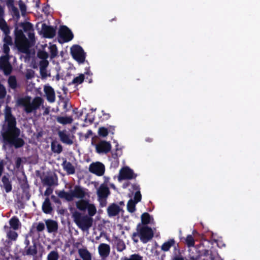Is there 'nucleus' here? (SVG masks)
<instances>
[{"label": "nucleus", "mask_w": 260, "mask_h": 260, "mask_svg": "<svg viewBox=\"0 0 260 260\" xmlns=\"http://www.w3.org/2000/svg\"><path fill=\"white\" fill-rule=\"evenodd\" d=\"M20 134L21 130L17 126L16 117L12 114L11 108L7 106L1 131L4 143L16 149L22 147L25 141L20 137Z\"/></svg>", "instance_id": "nucleus-1"}, {"label": "nucleus", "mask_w": 260, "mask_h": 260, "mask_svg": "<svg viewBox=\"0 0 260 260\" xmlns=\"http://www.w3.org/2000/svg\"><path fill=\"white\" fill-rule=\"evenodd\" d=\"M0 29L4 34L3 39L4 44L2 49L5 54L0 56V70L4 72L5 75H9L12 71V66L10 62L11 56L9 46H12L13 42L12 38L10 36V29L7 23H0Z\"/></svg>", "instance_id": "nucleus-2"}, {"label": "nucleus", "mask_w": 260, "mask_h": 260, "mask_svg": "<svg viewBox=\"0 0 260 260\" xmlns=\"http://www.w3.org/2000/svg\"><path fill=\"white\" fill-rule=\"evenodd\" d=\"M43 103V99L39 96L35 97L31 102L30 96L28 95L19 98L17 100V104L23 106L25 112L27 114L36 111Z\"/></svg>", "instance_id": "nucleus-3"}, {"label": "nucleus", "mask_w": 260, "mask_h": 260, "mask_svg": "<svg viewBox=\"0 0 260 260\" xmlns=\"http://www.w3.org/2000/svg\"><path fill=\"white\" fill-rule=\"evenodd\" d=\"M72 217L74 222L83 231L88 230L92 225L93 219L92 217L82 215L78 211L73 212Z\"/></svg>", "instance_id": "nucleus-4"}, {"label": "nucleus", "mask_w": 260, "mask_h": 260, "mask_svg": "<svg viewBox=\"0 0 260 260\" xmlns=\"http://www.w3.org/2000/svg\"><path fill=\"white\" fill-rule=\"evenodd\" d=\"M137 232L139 234L140 240L143 243H146L153 237L154 233L152 229L147 225L142 226L139 223L137 226Z\"/></svg>", "instance_id": "nucleus-5"}, {"label": "nucleus", "mask_w": 260, "mask_h": 260, "mask_svg": "<svg viewBox=\"0 0 260 260\" xmlns=\"http://www.w3.org/2000/svg\"><path fill=\"white\" fill-rule=\"evenodd\" d=\"M15 44L19 49L26 48L28 40L21 29L16 27L14 30Z\"/></svg>", "instance_id": "nucleus-6"}, {"label": "nucleus", "mask_w": 260, "mask_h": 260, "mask_svg": "<svg viewBox=\"0 0 260 260\" xmlns=\"http://www.w3.org/2000/svg\"><path fill=\"white\" fill-rule=\"evenodd\" d=\"M74 37L72 31L66 25L60 26L58 30V42L60 43L71 41Z\"/></svg>", "instance_id": "nucleus-7"}, {"label": "nucleus", "mask_w": 260, "mask_h": 260, "mask_svg": "<svg viewBox=\"0 0 260 260\" xmlns=\"http://www.w3.org/2000/svg\"><path fill=\"white\" fill-rule=\"evenodd\" d=\"M71 53L73 57L79 63H83L85 54L83 48L78 45H75L71 48Z\"/></svg>", "instance_id": "nucleus-8"}, {"label": "nucleus", "mask_w": 260, "mask_h": 260, "mask_svg": "<svg viewBox=\"0 0 260 260\" xmlns=\"http://www.w3.org/2000/svg\"><path fill=\"white\" fill-rule=\"evenodd\" d=\"M58 135L60 141L62 143L69 145H71L74 143L73 140L75 136L73 135H71L67 130L59 131Z\"/></svg>", "instance_id": "nucleus-9"}, {"label": "nucleus", "mask_w": 260, "mask_h": 260, "mask_svg": "<svg viewBox=\"0 0 260 260\" xmlns=\"http://www.w3.org/2000/svg\"><path fill=\"white\" fill-rule=\"evenodd\" d=\"M105 171V166L102 162H92L89 165V171L98 176H102L104 174Z\"/></svg>", "instance_id": "nucleus-10"}, {"label": "nucleus", "mask_w": 260, "mask_h": 260, "mask_svg": "<svg viewBox=\"0 0 260 260\" xmlns=\"http://www.w3.org/2000/svg\"><path fill=\"white\" fill-rule=\"evenodd\" d=\"M137 175L134 174L133 170L128 167H123L119 172V180L125 179H132L135 178Z\"/></svg>", "instance_id": "nucleus-11"}, {"label": "nucleus", "mask_w": 260, "mask_h": 260, "mask_svg": "<svg viewBox=\"0 0 260 260\" xmlns=\"http://www.w3.org/2000/svg\"><path fill=\"white\" fill-rule=\"evenodd\" d=\"M19 253L23 256H35L38 253L37 243L33 242V244L32 245L25 246L23 249H20Z\"/></svg>", "instance_id": "nucleus-12"}, {"label": "nucleus", "mask_w": 260, "mask_h": 260, "mask_svg": "<svg viewBox=\"0 0 260 260\" xmlns=\"http://www.w3.org/2000/svg\"><path fill=\"white\" fill-rule=\"evenodd\" d=\"M42 31L45 38L52 39L55 36L56 27L47 25L46 23H43L42 24Z\"/></svg>", "instance_id": "nucleus-13"}, {"label": "nucleus", "mask_w": 260, "mask_h": 260, "mask_svg": "<svg viewBox=\"0 0 260 260\" xmlns=\"http://www.w3.org/2000/svg\"><path fill=\"white\" fill-rule=\"evenodd\" d=\"M86 189L79 185H75L74 189L71 190L72 200L74 198L82 199L85 197L87 193Z\"/></svg>", "instance_id": "nucleus-14"}, {"label": "nucleus", "mask_w": 260, "mask_h": 260, "mask_svg": "<svg viewBox=\"0 0 260 260\" xmlns=\"http://www.w3.org/2000/svg\"><path fill=\"white\" fill-rule=\"evenodd\" d=\"M96 151L99 153H107L111 149L110 143L106 141H101L95 146Z\"/></svg>", "instance_id": "nucleus-15"}, {"label": "nucleus", "mask_w": 260, "mask_h": 260, "mask_svg": "<svg viewBox=\"0 0 260 260\" xmlns=\"http://www.w3.org/2000/svg\"><path fill=\"white\" fill-rule=\"evenodd\" d=\"M110 193V191L108 187L104 183L100 186L97 191V195L100 201L103 199L105 200Z\"/></svg>", "instance_id": "nucleus-16"}, {"label": "nucleus", "mask_w": 260, "mask_h": 260, "mask_svg": "<svg viewBox=\"0 0 260 260\" xmlns=\"http://www.w3.org/2000/svg\"><path fill=\"white\" fill-rule=\"evenodd\" d=\"M46 99L49 103H54L55 101V93L54 89L50 86H45L44 88Z\"/></svg>", "instance_id": "nucleus-17"}, {"label": "nucleus", "mask_w": 260, "mask_h": 260, "mask_svg": "<svg viewBox=\"0 0 260 260\" xmlns=\"http://www.w3.org/2000/svg\"><path fill=\"white\" fill-rule=\"evenodd\" d=\"M99 253L102 257H107L109 255L110 251V246L107 244L102 243L98 247Z\"/></svg>", "instance_id": "nucleus-18"}, {"label": "nucleus", "mask_w": 260, "mask_h": 260, "mask_svg": "<svg viewBox=\"0 0 260 260\" xmlns=\"http://www.w3.org/2000/svg\"><path fill=\"white\" fill-rule=\"evenodd\" d=\"M120 211V207L115 203L111 204L107 209V212L110 217L116 216Z\"/></svg>", "instance_id": "nucleus-19"}, {"label": "nucleus", "mask_w": 260, "mask_h": 260, "mask_svg": "<svg viewBox=\"0 0 260 260\" xmlns=\"http://www.w3.org/2000/svg\"><path fill=\"white\" fill-rule=\"evenodd\" d=\"M48 233L56 232L58 229V224L56 221L52 219H47L45 221Z\"/></svg>", "instance_id": "nucleus-20"}, {"label": "nucleus", "mask_w": 260, "mask_h": 260, "mask_svg": "<svg viewBox=\"0 0 260 260\" xmlns=\"http://www.w3.org/2000/svg\"><path fill=\"white\" fill-rule=\"evenodd\" d=\"M63 169L67 172L68 174H74L75 173V169L72 163L65 159L62 164Z\"/></svg>", "instance_id": "nucleus-21"}, {"label": "nucleus", "mask_w": 260, "mask_h": 260, "mask_svg": "<svg viewBox=\"0 0 260 260\" xmlns=\"http://www.w3.org/2000/svg\"><path fill=\"white\" fill-rule=\"evenodd\" d=\"M78 253L82 260H92L91 254L86 248L79 249Z\"/></svg>", "instance_id": "nucleus-22"}, {"label": "nucleus", "mask_w": 260, "mask_h": 260, "mask_svg": "<svg viewBox=\"0 0 260 260\" xmlns=\"http://www.w3.org/2000/svg\"><path fill=\"white\" fill-rule=\"evenodd\" d=\"M42 210L45 214H50L53 211V208L51 206V204L49 198H46L45 199L42 204Z\"/></svg>", "instance_id": "nucleus-23"}, {"label": "nucleus", "mask_w": 260, "mask_h": 260, "mask_svg": "<svg viewBox=\"0 0 260 260\" xmlns=\"http://www.w3.org/2000/svg\"><path fill=\"white\" fill-rule=\"evenodd\" d=\"M2 181L6 192L7 193L11 192L12 189V185L9 177L6 175L3 176L2 178Z\"/></svg>", "instance_id": "nucleus-24"}, {"label": "nucleus", "mask_w": 260, "mask_h": 260, "mask_svg": "<svg viewBox=\"0 0 260 260\" xmlns=\"http://www.w3.org/2000/svg\"><path fill=\"white\" fill-rule=\"evenodd\" d=\"M57 122L63 125L71 124L73 121V119L71 116H56L55 118Z\"/></svg>", "instance_id": "nucleus-25"}, {"label": "nucleus", "mask_w": 260, "mask_h": 260, "mask_svg": "<svg viewBox=\"0 0 260 260\" xmlns=\"http://www.w3.org/2000/svg\"><path fill=\"white\" fill-rule=\"evenodd\" d=\"M89 204L88 200L81 199L76 202V205L78 209L81 211H85Z\"/></svg>", "instance_id": "nucleus-26"}, {"label": "nucleus", "mask_w": 260, "mask_h": 260, "mask_svg": "<svg viewBox=\"0 0 260 260\" xmlns=\"http://www.w3.org/2000/svg\"><path fill=\"white\" fill-rule=\"evenodd\" d=\"M114 243L118 251L121 252L125 249L126 246L122 240L116 237L114 240Z\"/></svg>", "instance_id": "nucleus-27"}, {"label": "nucleus", "mask_w": 260, "mask_h": 260, "mask_svg": "<svg viewBox=\"0 0 260 260\" xmlns=\"http://www.w3.org/2000/svg\"><path fill=\"white\" fill-rule=\"evenodd\" d=\"M8 83L9 85V87L12 89L15 90L18 87V83L16 77L14 75L10 76L9 77L8 80Z\"/></svg>", "instance_id": "nucleus-28"}, {"label": "nucleus", "mask_w": 260, "mask_h": 260, "mask_svg": "<svg viewBox=\"0 0 260 260\" xmlns=\"http://www.w3.org/2000/svg\"><path fill=\"white\" fill-rule=\"evenodd\" d=\"M58 196L61 199H64L68 202L73 201L71 191L70 192H68L65 191L64 190H60L58 193Z\"/></svg>", "instance_id": "nucleus-29"}, {"label": "nucleus", "mask_w": 260, "mask_h": 260, "mask_svg": "<svg viewBox=\"0 0 260 260\" xmlns=\"http://www.w3.org/2000/svg\"><path fill=\"white\" fill-rule=\"evenodd\" d=\"M9 224L13 230H16L19 228V220L17 217L13 216L9 220Z\"/></svg>", "instance_id": "nucleus-30"}, {"label": "nucleus", "mask_w": 260, "mask_h": 260, "mask_svg": "<svg viewBox=\"0 0 260 260\" xmlns=\"http://www.w3.org/2000/svg\"><path fill=\"white\" fill-rule=\"evenodd\" d=\"M175 244V240L173 239L169 240L165 242L161 246V250L164 251H168L170 248Z\"/></svg>", "instance_id": "nucleus-31"}, {"label": "nucleus", "mask_w": 260, "mask_h": 260, "mask_svg": "<svg viewBox=\"0 0 260 260\" xmlns=\"http://www.w3.org/2000/svg\"><path fill=\"white\" fill-rule=\"evenodd\" d=\"M59 254L57 250L51 251L47 255V260H58Z\"/></svg>", "instance_id": "nucleus-32"}, {"label": "nucleus", "mask_w": 260, "mask_h": 260, "mask_svg": "<svg viewBox=\"0 0 260 260\" xmlns=\"http://www.w3.org/2000/svg\"><path fill=\"white\" fill-rule=\"evenodd\" d=\"M142 224L147 225L150 222V215L147 212L143 213L141 215Z\"/></svg>", "instance_id": "nucleus-33"}, {"label": "nucleus", "mask_w": 260, "mask_h": 260, "mask_svg": "<svg viewBox=\"0 0 260 260\" xmlns=\"http://www.w3.org/2000/svg\"><path fill=\"white\" fill-rule=\"evenodd\" d=\"M20 25L22 27L25 32L34 30L32 24L29 22H21Z\"/></svg>", "instance_id": "nucleus-34"}, {"label": "nucleus", "mask_w": 260, "mask_h": 260, "mask_svg": "<svg viewBox=\"0 0 260 260\" xmlns=\"http://www.w3.org/2000/svg\"><path fill=\"white\" fill-rule=\"evenodd\" d=\"M137 204L133 200L131 199L128 201L127 204V211L131 213H133L136 210V204Z\"/></svg>", "instance_id": "nucleus-35"}, {"label": "nucleus", "mask_w": 260, "mask_h": 260, "mask_svg": "<svg viewBox=\"0 0 260 260\" xmlns=\"http://www.w3.org/2000/svg\"><path fill=\"white\" fill-rule=\"evenodd\" d=\"M88 213L89 217H91L94 216L96 212V209L95 206L93 204L89 203L88 208H87Z\"/></svg>", "instance_id": "nucleus-36"}, {"label": "nucleus", "mask_w": 260, "mask_h": 260, "mask_svg": "<svg viewBox=\"0 0 260 260\" xmlns=\"http://www.w3.org/2000/svg\"><path fill=\"white\" fill-rule=\"evenodd\" d=\"M51 149L53 152L59 154L62 151V147L60 144L56 145L52 143L51 144Z\"/></svg>", "instance_id": "nucleus-37"}, {"label": "nucleus", "mask_w": 260, "mask_h": 260, "mask_svg": "<svg viewBox=\"0 0 260 260\" xmlns=\"http://www.w3.org/2000/svg\"><path fill=\"white\" fill-rule=\"evenodd\" d=\"M43 183L51 187L54 184V179L52 176H46L43 179Z\"/></svg>", "instance_id": "nucleus-38"}, {"label": "nucleus", "mask_w": 260, "mask_h": 260, "mask_svg": "<svg viewBox=\"0 0 260 260\" xmlns=\"http://www.w3.org/2000/svg\"><path fill=\"white\" fill-rule=\"evenodd\" d=\"M84 80V75L80 74L79 76L76 77L73 79L71 84H81Z\"/></svg>", "instance_id": "nucleus-39"}, {"label": "nucleus", "mask_w": 260, "mask_h": 260, "mask_svg": "<svg viewBox=\"0 0 260 260\" xmlns=\"http://www.w3.org/2000/svg\"><path fill=\"white\" fill-rule=\"evenodd\" d=\"M49 50L50 53V57L51 58H53L57 56L58 51L56 45H51L49 47Z\"/></svg>", "instance_id": "nucleus-40"}, {"label": "nucleus", "mask_w": 260, "mask_h": 260, "mask_svg": "<svg viewBox=\"0 0 260 260\" xmlns=\"http://www.w3.org/2000/svg\"><path fill=\"white\" fill-rule=\"evenodd\" d=\"M108 129L105 127H100L98 129V135L102 137H106L108 135Z\"/></svg>", "instance_id": "nucleus-41"}, {"label": "nucleus", "mask_w": 260, "mask_h": 260, "mask_svg": "<svg viewBox=\"0 0 260 260\" xmlns=\"http://www.w3.org/2000/svg\"><path fill=\"white\" fill-rule=\"evenodd\" d=\"M185 242L188 247H193L194 245V240L192 235H188L185 239Z\"/></svg>", "instance_id": "nucleus-42"}, {"label": "nucleus", "mask_w": 260, "mask_h": 260, "mask_svg": "<svg viewBox=\"0 0 260 260\" xmlns=\"http://www.w3.org/2000/svg\"><path fill=\"white\" fill-rule=\"evenodd\" d=\"M36 226H35V223L33 224L31 230H32V229L35 228L36 229V231L38 232H41L44 230L45 224L44 223L40 222L38 223H36Z\"/></svg>", "instance_id": "nucleus-43"}, {"label": "nucleus", "mask_w": 260, "mask_h": 260, "mask_svg": "<svg viewBox=\"0 0 260 260\" xmlns=\"http://www.w3.org/2000/svg\"><path fill=\"white\" fill-rule=\"evenodd\" d=\"M7 237L12 241H16L18 237V234L15 231L11 230L7 233Z\"/></svg>", "instance_id": "nucleus-44"}, {"label": "nucleus", "mask_w": 260, "mask_h": 260, "mask_svg": "<svg viewBox=\"0 0 260 260\" xmlns=\"http://www.w3.org/2000/svg\"><path fill=\"white\" fill-rule=\"evenodd\" d=\"M11 11L13 17L16 20L20 18V14L18 9L15 6L10 9Z\"/></svg>", "instance_id": "nucleus-45"}, {"label": "nucleus", "mask_w": 260, "mask_h": 260, "mask_svg": "<svg viewBox=\"0 0 260 260\" xmlns=\"http://www.w3.org/2000/svg\"><path fill=\"white\" fill-rule=\"evenodd\" d=\"M19 8L21 11L22 15L24 16L26 13V5L22 1H20L19 2Z\"/></svg>", "instance_id": "nucleus-46"}, {"label": "nucleus", "mask_w": 260, "mask_h": 260, "mask_svg": "<svg viewBox=\"0 0 260 260\" xmlns=\"http://www.w3.org/2000/svg\"><path fill=\"white\" fill-rule=\"evenodd\" d=\"M48 54L45 51H40L38 53V56L39 58L45 60L48 57Z\"/></svg>", "instance_id": "nucleus-47"}, {"label": "nucleus", "mask_w": 260, "mask_h": 260, "mask_svg": "<svg viewBox=\"0 0 260 260\" xmlns=\"http://www.w3.org/2000/svg\"><path fill=\"white\" fill-rule=\"evenodd\" d=\"M5 15L4 7L0 5V23L3 24V23H7L6 21L4 19Z\"/></svg>", "instance_id": "nucleus-48"}, {"label": "nucleus", "mask_w": 260, "mask_h": 260, "mask_svg": "<svg viewBox=\"0 0 260 260\" xmlns=\"http://www.w3.org/2000/svg\"><path fill=\"white\" fill-rule=\"evenodd\" d=\"M143 257L138 254H133L131 255L129 258H125L124 260H142Z\"/></svg>", "instance_id": "nucleus-49"}, {"label": "nucleus", "mask_w": 260, "mask_h": 260, "mask_svg": "<svg viewBox=\"0 0 260 260\" xmlns=\"http://www.w3.org/2000/svg\"><path fill=\"white\" fill-rule=\"evenodd\" d=\"M142 199V196L140 190L137 191L134 196V201L138 203L140 202Z\"/></svg>", "instance_id": "nucleus-50"}, {"label": "nucleus", "mask_w": 260, "mask_h": 260, "mask_svg": "<svg viewBox=\"0 0 260 260\" xmlns=\"http://www.w3.org/2000/svg\"><path fill=\"white\" fill-rule=\"evenodd\" d=\"M48 64V62L46 59L41 61L40 62L41 70L42 71L43 69H45L47 67Z\"/></svg>", "instance_id": "nucleus-51"}, {"label": "nucleus", "mask_w": 260, "mask_h": 260, "mask_svg": "<svg viewBox=\"0 0 260 260\" xmlns=\"http://www.w3.org/2000/svg\"><path fill=\"white\" fill-rule=\"evenodd\" d=\"M6 5L9 9L15 7L14 0H6Z\"/></svg>", "instance_id": "nucleus-52"}, {"label": "nucleus", "mask_w": 260, "mask_h": 260, "mask_svg": "<svg viewBox=\"0 0 260 260\" xmlns=\"http://www.w3.org/2000/svg\"><path fill=\"white\" fill-rule=\"evenodd\" d=\"M5 162L4 160H0V177L2 175V174L4 171L5 169Z\"/></svg>", "instance_id": "nucleus-53"}, {"label": "nucleus", "mask_w": 260, "mask_h": 260, "mask_svg": "<svg viewBox=\"0 0 260 260\" xmlns=\"http://www.w3.org/2000/svg\"><path fill=\"white\" fill-rule=\"evenodd\" d=\"M51 199L54 203H55L56 204H61V202H60V200L57 197H56L55 196L52 195L51 196Z\"/></svg>", "instance_id": "nucleus-54"}, {"label": "nucleus", "mask_w": 260, "mask_h": 260, "mask_svg": "<svg viewBox=\"0 0 260 260\" xmlns=\"http://www.w3.org/2000/svg\"><path fill=\"white\" fill-rule=\"evenodd\" d=\"M53 192V189L51 188L50 186L47 187L46 190L44 192V195L45 196H49Z\"/></svg>", "instance_id": "nucleus-55"}, {"label": "nucleus", "mask_w": 260, "mask_h": 260, "mask_svg": "<svg viewBox=\"0 0 260 260\" xmlns=\"http://www.w3.org/2000/svg\"><path fill=\"white\" fill-rule=\"evenodd\" d=\"M88 116H89V114H87L84 121L86 123L88 122L89 124H92L94 121V118L91 117V118H88Z\"/></svg>", "instance_id": "nucleus-56"}, {"label": "nucleus", "mask_w": 260, "mask_h": 260, "mask_svg": "<svg viewBox=\"0 0 260 260\" xmlns=\"http://www.w3.org/2000/svg\"><path fill=\"white\" fill-rule=\"evenodd\" d=\"M138 236H139V234L137 233V232L133 233L132 236V239L134 243L138 242V239L136 238V237Z\"/></svg>", "instance_id": "nucleus-57"}, {"label": "nucleus", "mask_w": 260, "mask_h": 260, "mask_svg": "<svg viewBox=\"0 0 260 260\" xmlns=\"http://www.w3.org/2000/svg\"><path fill=\"white\" fill-rule=\"evenodd\" d=\"M115 126L109 125L107 128L108 129V133H110L112 135H114V132H115Z\"/></svg>", "instance_id": "nucleus-58"}, {"label": "nucleus", "mask_w": 260, "mask_h": 260, "mask_svg": "<svg viewBox=\"0 0 260 260\" xmlns=\"http://www.w3.org/2000/svg\"><path fill=\"white\" fill-rule=\"evenodd\" d=\"M21 159L20 157H17L15 162L16 167L17 168H19L21 164Z\"/></svg>", "instance_id": "nucleus-59"}, {"label": "nucleus", "mask_w": 260, "mask_h": 260, "mask_svg": "<svg viewBox=\"0 0 260 260\" xmlns=\"http://www.w3.org/2000/svg\"><path fill=\"white\" fill-rule=\"evenodd\" d=\"M93 134V133L91 130L89 129L87 132V133L85 134V139H88L91 136H92Z\"/></svg>", "instance_id": "nucleus-60"}, {"label": "nucleus", "mask_w": 260, "mask_h": 260, "mask_svg": "<svg viewBox=\"0 0 260 260\" xmlns=\"http://www.w3.org/2000/svg\"><path fill=\"white\" fill-rule=\"evenodd\" d=\"M28 37L30 40L35 39V34L33 31H29L28 32Z\"/></svg>", "instance_id": "nucleus-61"}, {"label": "nucleus", "mask_w": 260, "mask_h": 260, "mask_svg": "<svg viewBox=\"0 0 260 260\" xmlns=\"http://www.w3.org/2000/svg\"><path fill=\"white\" fill-rule=\"evenodd\" d=\"M172 260H184V257L180 254L175 255Z\"/></svg>", "instance_id": "nucleus-62"}, {"label": "nucleus", "mask_w": 260, "mask_h": 260, "mask_svg": "<svg viewBox=\"0 0 260 260\" xmlns=\"http://www.w3.org/2000/svg\"><path fill=\"white\" fill-rule=\"evenodd\" d=\"M63 109H66V110H68L67 109H68V104H69V100L66 99V100H64L63 102Z\"/></svg>", "instance_id": "nucleus-63"}, {"label": "nucleus", "mask_w": 260, "mask_h": 260, "mask_svg": "<svg viewBox=\"0 0 260 260\" xmlns=\"http://www.w3.org/2000/svg\"><path fill=\"white\" fill-rule=\"evenodd\" d=\"M132 188L134 190L138 191L140 190V186L138 184L135 183L132 184Z\"/></svg>", "instance_id": "nucleus-64"}]
</instances>
